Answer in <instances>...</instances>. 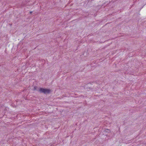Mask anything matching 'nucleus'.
Listing matches in <instances>:
<instances>
[{
    "label": "nucleus",
    "mask_w": 146,
    "mask_h": 146,
    "mask_svg": "<svg viewBox=\"0 0 146 146\" xmlns=\"http://www.w3.org/2000/svg\"><path fill=\"white\" fill-rule=\"evenodd\" d=\"M40 89V88H38L37 86H35L34 89V90H36L37 91H38L39 92V90Z\"/></svg>",
    "instance_id": "2"
},
{
    "label": "nucleus",
    "mask_w": 146,
    "mask_h": 146,
    "mask_svg": "<svg viewBox=\"0 0 146 146\" xmlns=\"http://www.w3.org/2000/svg\"><path fill=\"white\" fill-rule=\"evenodd\" d=\"M51 92V90L50 89L47 88H40L39 90V92L40 93L44 94H50Z\"/></svg>",
    "instance_id": "1"
},
{
    "label": "nucleus",
    "mask_w": 146,
    "mask_h": 146,
    "mask_svg": "<svg viewBox=\"0 0 146 146\" xmlns=\"http://www.w3.org/2000/svg\"><path fill=\"white\" fill-rule=\"evenodd\" d=\"M32 13V11H31V12H30V13L31 14V13Z\"/></svg>",
    "instance_id": "3"
}]
</instances>
